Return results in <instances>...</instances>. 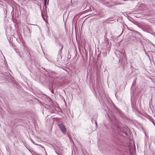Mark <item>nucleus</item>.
<instances>
[{
	"mask_svg": "<svg viewBox=\"0 0 155 155\" xmlns=\"http://www.w3.org/2000/svg\"><path fill=\"white\" fill-rule=\"evenodd\" d=\"M104 5L107 6L109 8H111L115 5H117L119 4L116 2H112L111 1L105 2L104 3Z\"/></svg>",
	"mask_w": 155,
	"mask_h": 155,
	"instance_id": "f257e3e1",
	"label": "nucleus"
},
{
	"mask_svg": "<svg viewBox=\"0 0 155 155\" xmlns=\"http://www.w3.org/2000/svg\"><path fill=\"white\" fill-rule=\"evenodd\" d=\"M58 126L62 133L64 134L66 131V128L64 124L62 123H61L59 124Z\"/></svg>",
	"mask_w": 155,
	"mask_h": 155,
	"instance_id": "f03ea898",
	"label": "nucleus"
},
{
	"mask_svg": "<svg viewBox=\"0 0 155 155\" xmlns=\"http://www.w3.org/2000/svg\"><path fill=\"white\" fill-rule=\"evenodd\" d=\"M43 79H44L43 81L46 84H47L48 85L50 84L51 81H50L49 78H43Z\"/></svg>",
	"mask_w": 155,
	"mask_h": 155,
	"instance_id": "7ed1b4c3",
	"label": "nucleus"
},
{
	"mask_svg": "<svg viewBox=\"0 0 155 155\" xmlns=\"http://www.w3.org/2000/svg\"><path fill=\"white\" fill-rule=\"evenodd\" d=\"M121 134L124 137H125V135L126 136L127 135V133L126 131L123 130H121Z\"/></svg>",
	"mask_w": 155,
	"mask_h": 155,
	"instance_id": "20e7f679",
	"label": "nucleus"
},
{
	"mask_svg": "<svg viewBox=\"0 0 155 155\" xmlns=\"http://www.w3.org/2000/svg\"><path fill=\"white\" fill-rule=\"evenodd\" d=\"M11 79V81L12 82V83H13V85H15V84H15L16 85H17V84H18V82L17 81H16L15 79H14V78H10Z\"/></svg>",
	"mask_w": 155,
	"mask_h": 155,
	"instance_id": "39448f33",
	"label": "nucleus"
},
{
	"mask_svg": "<svg viewBox=\"0 0 155 155\" xmlns=\"http://www.w3.org/2000/svg\"><path fill=\"white\" fill-rule=\"evenodd\" d=\"M115 112H117V113H118V114H121V111L120 110V109L116 107L115 108Z\"/></svg>",
	"mask_w": 155,
	"mask_h": 155,
	"instance_id": "423d86ee",
	"label": "nucleus"
},
{
	"mask_svg": "<svg viewBox=\"0 0 155 155\" xmlns=\"http://www.w3.org/2000/svg\"><path fill=\"white\" fill-rule=\"evenodd\" d=\"M142 29L144 31H146V32H149V31H148L150 30V28H148L147 29V28H143Z\"/></svg>",
	"mask_w": 155,
	"mask_h": 155,
	"instance_id": "0eeeda50",
	"label": "nucleus"
},
{
	"mask_svg": "<svg viewBox=\"0 0 155 155\" xmlns=\"http://www.w3.org/2000/svg\"><path fill=\"white\" fill-rule=\"evenodd\" d=\"M118 51L119 52H120V54H121V56H124V52H120L119 51Z\"/></svg>",
	"mask_w": 155,
	"mask_h": 155,
	"instance_id": "6e6552de",
	"label": "nucleus"
},
{
	"mask_svg": "<svg viewBox=\"0 0 155 155\" xmlns=\"http://www.w3.org/2000/svg\"><path fill=\"white\" fill-rule=\"evenodd\" d=\"M152 122L153 123V124L155 126V122L154 121L153 119L152 120Z\"/></svg>",
	"mask_w": 155,
	"mask_h": 155,
	"instance_id": "1a4fd4ad",
	"label": "nucleus"
},
{
	"mask_svg": "<svg viewBox=\"0 0 155 155\" xmlns=\"http://www.w3.org/2000/svg\"><path fill=\"white\" fill-rule=\"evenodd\" d=\"M46 2H47L46 0H44V4L45 6V5H46Z\"/></svg>",
	"mask_w": 155,
	"mask_h": 155,
	"instance_id": "9d476101",
	"label": "nucleus"
},
{
	"mask_svg": "<svg viewBox=\"0 0 155 155\" xmlns=\"http://www.w3.org/2000/svg\"><path fill=\"white\" fill-rule=\"evenodd\" d=\"M136 80V79L134 80V81H133V85L134 84H135Z\"/></svg>",
	"mask_w": 155,
	"mask_h": 155,
	"instance_id": "9b49d317",
	"label": "nucleus"
},
{
	"mask_svg": "<svg viewBox=\"0 0 155 155\" xmlns=\"http://www.w3.org/2000/svg\"><path fill=\"white\" fill-rule=\"evenodd\" d=\"M95 124H96V126H97V122L96 120H95Z\"/></svg>",
	"mask_w": 155,
	"mask_h": 155,
	"instance_id": "f8f14e48",
	"label": "nucleus"
},
{
	"mask_svg": "<svg viewBox=\"0 0 155 155\" xmlns=\"http://www.w3.org/2000/svg\"><path fill=\"white\" fill-rule=\"evenodd\" d=\"M151 101H152V99H151L150 100V102H149V104H150V102L151 103Z\"/></svg>",
	"mask_w": 155,
	"mask_h": 155,
	"instance_id": "ddd939ff",
	"label": "nucleus"
},
{
	"mask_svg": "<svg viewBox=\"0 0 155 155\" xmlns=\"http://www.w3.org/2000/svg\"><path fill=\"white\" fill-rule=\"evenodd\" d=\"M62 48H63V47H62L61 48V49H60V50L61 51V50H62Z\"/></svg>",
	"mask_w": 155,
	"mask_h": 155,
	"instance_id": "4468645a",
	"label": "nucleus"
},
{
	"mask_svg": "<svg viewBox=\"0 0 155 155\" xmlns=\"http://www.w3.org/2000/svg\"><path fill=\"white\" fill-rule=\"evenodd\" d=\"M56 153L58 154V155H62V154H58V153H57L56 152Z\"/></svg>",
	"mask_w": 155,
	"mask_h": 155,
	"instance_id": "2eb2a0df",
	"label": "nucleus"
},
{
	"mask_svg": "<svg viewBox=\"0 0 155 155\" xmlns=\"http://www.w3.org/2000/svg\"><path fill=\"white\" fill-rule=\"evenodd\" d=\"M136 32H137L138 34H140V33L138 32V31H136Z\"/></svg>",
	"mask_w": 155,
	"mask_h": 155,
	"instance_id": "dca6fc26",
	"label": "nucleus"
},
{
	"mask_svg": "<svg viewBox=\"0 0 155 155\" xmlns=\"http://www.w3.org/2000/svg\"><path fill=\"white\" fill-rule=\"evenodd\" d=\"M50 78H52V77L51 76H50Z\"/></svg>",
	"mask_w": 155,
	"mask_h": 155,
	"instance_id": "f3484780",
	"label": "nucleus"
},
{
	"mask_svg": "<svg viewBox=\"0 0 155 155\" xmlns=\"http://www.w3.org/2000/svg\"><path fill=\"white\" fill-rule=\"evenodd\" d=\"M91 121H92V122L93 121V120H91Z\"/></svg>",
	"mask_w": 155,
	"mask_h": 155,
	"instance_id": "a211bd4d",
	"label": "nucleus"
}]
</instances>
